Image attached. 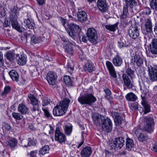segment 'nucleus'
I'll list each match as a JSON object with an SVG mask.
<instances>
[{
	"label": "nucleus",
	"mask_w": 157,
	"mask_h": 157,
	"mask_svg": "<svg viewBox=\"0 0 157 157\" xmlns=\"http://www.w3.org/2000/svg\"><path fill=\"white\" fill-rule=\"evenodd\" d=\"M92 119L94 124L97 126L101 127L104 131L109 132L112 129L113 124L109 118L96 113L92 116Z\"/></svg>",
	"instance_id": "1"
},
{
	"label": "nucleus",
	"mask_w": 157,
	"mask_h": 157,
	"mask_svg": "<svg viewBox=\"0 0 157 157\" xmlns=\"http://www.w3.org/2000/svg\"><path fill=\"white\" fill-rule=\"evenodd\" d=\"M126 5L123 6L122 13L121 15V20L122 23L127 25L130 20V15L128 12L129 6L132 9L137 5L136 0H124Z\"/></svg>",
	"instance_id": "2"
},
{
	"label": "nucleus",
	"mask_w": 157,
	"mask_h": 157,
	"mask_svg": "<svg viewBox=\"0 0 157 157\" xmlns=\"http://www.w3.org/2000/svg\"><path fill=\"white\" fill-rule=\"evenodd\" d=\"M70 100L68 98H65L60 102L53 109V113L54 116H59L64 115L66 112Z\"/></svg>",
	"instance_id": "3"
},
{
	"label": "nucleus",
	"mask_w": 157,
	"mask_h": 157,
	"mask_svg": "<svg viewBox=\"0 0 157 157\" xmlns=\"http://www.w3.org/2000/svg\"><path fill=\"white\" fill-rule=\"evenodd\" d=\"M27 100H29L32 107L30 110L32 114L36 116L40 114L41 111L40 110V101L33 94H29L28 95Z\"/></svg>",
	"instance_id": "4"
},
{
	"label": "nucleus",
	"mask_w": 157,
	"mask_h": 157,
	"mask_svg": "<svg viewBox=\"0 0 157 157\" xmlns=\"http://www.w3.org/2000/svg\"><path fill=\"white\" fill-rule=\"evenodd\" d=\"M78 100L81 105L91 106L97 101V99L92 93H87L79 96Z\"/></svg>",
	"instance_id": "5"
},
{
	"label": "nucleus",
	"mask_w": 157,
	"mask_h": 157,
	"mask_svg": "<svg viewBox=\"0 0 157 157\" xmlns=\"http://www.w3.org/2000/svg\"><path fill=\"white\" fill-rule=\"evenodd\" d=\"M70 31H68L69 35L73 39L75 40L76 38V34H78V37L79 40L81 39V36H83V33L81 31V29L79 26L73 23H71L68 25V29Z\"/></svg>",
	"instance_id": "6"
},
{
	"label": "nucleus",
	"mask_w": 157,
	"mask_h": 157,
	"mask_svg": "<svg viewBox=\"0 0 157 157\" xmlns=\"http://www.w3.org/2000/svg\"><path fill=\"white\" fill-rule=\"evenodd\" d=\"M124 144V140L123 137H120L115 139L109 145L110 149L115 150L120 149Z\"/></svg>",
	"instance_id": "7"
},
{
	"label": "nucleus",
	"mask_w": 157,
	"mask_h": 157,
	"mask_svg": "<svg viewBox=\"0 0 157 157\" xmlns=\"http://www.w3.org/2000/svg\"><path fill=\"white\" fill-rule=\"evenodd\" d=\"M145 123L143 128L144 130L149 133H151L153 131L152 126L154 124L153 119L149 116L145 117L144 118Z\"/></svg>",
	"instance_id": "8"
},
{
	"label": "nucleus",
	"mask_w": 157,
	"mask_h": 157,
	"mask_svg": "<svg viewBox=\"0 0 157 157\" xmlns=\"http://www.w3.org/2000/svg\"><path fill=\"white\" fill-rule=\"evenodd\" d=\"M55 138L56 141L61 144H65L67 140L65 134L60 130L59 128L58 127L56 128Z\"/></svg>",
	"instance_id": "9"
},
{
	"label": "nucleus",
	"mask_w": 157,
	"mask_h": 157,
	"mask_svg": "<svg viewBox=\"0 0 157 157\" xmlns=\"http://www.w3.org/2000/svg\"><path fill=\"white\" fill-rule=\"evenodd\" d=\"M128 33L129 36L132 39L137 38L140 35V29L135 25H133L129 28Z\"/></svg>",
	"instance_id": "10"
},
{
	"label": "nucleus",
	"mask_w": 157,
	"mask_h": 157,
	"mask_svg": "<svg viewBox=\"0 0 157 157\" xmlns=\"http://www.w3.org/2000/svg\"><path fill=\"white\" fill-rule=\"evenodd\" d=\"M87 36L89 41L92 43H96L98 40V35L96 30L94 28L88 29Z\"/></svg>",
	"instance_id": "11"
},
{
	"label": "nucleus",
	"mask_w": 157,
	"mask_h": 157,
	"mask_svg": "<svg viewBox=\"0 0 157 157\" xmlns=\"http://www.w3.org/2000/svg\"><path fill=\"white\" fill-rule=\"evenodd\" d=\"M46 79L50 85H55L56 82L57 76L53 72L50 71L46 76Z\"/></svg>",
	"instance_id": "12"
},
{
	"label": "nucleus",
	"mask_w": 157,
	"mask_h": 157,
	"mask_svg": "<svg viewBox=\"0 0 157 157\" xmlns=\"http://www.w3.org/2000/svg\"><path fill=\"white\" fill-rule=\"evenodd\" d=\"M131 63L134 65L140 67L143 64L144 62L143 60L140 56L137 54H135L134 56H132Z\"/></svg>",
	"instance_id": "13"
},
{
	"label": "nucleus",
	"mask_w": 157,
	"mask_h": 157,
	"mask_svg": "<svg viewBox=\"0 0 157 157\" xmlns=\"http://www.w3.org/2000/svg\"><path fill=\"white\" fill-rule=\"evenodd\" d=\"M106 65L111 76L113 78L116 79L117 78V74L114 67L112 63L107 61L106 62Z\"/></svg>",
	"instance_id": "14"
},
{
	"label": "nucleus",
	"mask_w": 157,
	"mask_h": 157,
	"mask_svg": "<svg viewBox=\"0 0 157 157\" xmlns=\"http://www.w3.org/2000/svg\"><path fill=\"white\" fill-rule=\"evenodd\" d=\"M10 21L11 22L12 28L19 32H22L23 30L21 27V25L17 21V19L15 17H10Z\"/></svg>",
	"instance_id": "15"
},
{
	"label": "nucleus",
	"mask_w": 157,
	"mask_h": 157,
	"mask_svg": "<svg viewBox=\"0 0 157 157\" xmlns=\"http://www.w3.org/2000/svg\"><path fill=\"white\" fill-rule=\"evenodd\" d=\"M97 6L102 13L106 12L108 10V6L105 0H98Z\"/></svg>",
	"instance_id": "16"
},
{
	"label": "nucleus",
	"mask_w": 157,
	"mask_h": 157,
	"mask_svg": "<svg viewBox=\"0 0 157 157\" xmlns=\"http://www.w3.org/2000/svg\"><path fill=\"white\" fill-rule=\"evenodd\" d=\"M124 85L128 89L132 88L134 86L132 79L131 80L128 76L125 74L122 75Z\"/></svg>",
	"instance_id": "17"
},
{
	"label": "nucleus",
	"mask_w": 157,
	"mask_h": 157,
	"mask_svg": "<svg viewBox=\"0 0 157 157\" xmlns=\"http://www.w3.org/2000/svg\"><path fill=\"white\" fill-rule=\"evenodd\" d=\"M92 152L91 148L90 147L86 146L82 150L80 155L82 157H90Z\"/></svg>",
	"instance_id": "18"
},
{
	"label": "nucleus",
	"mask_w": 157,
	"mask_h": 157,
	"mask_svg": "<svg viewBox=\"0 0 157 157\" xmlns=\"http://www.w3.org/2000/svg\"><path fill=\"white\" fill-rule=\"evenodd\" d=\"M16 59L18 63L20 65H24L27 61V58L25 54H18L16 56Z\"/></svg>",
	"instance_id": "19"
},
{
	"label": "nucleus",
	"mask_w": 157,
	"mask_h": 157,
	"mask_svg": "<svg viewBox=\"0 0 157 157\" xmlns=\"http://www.w3.org/2000/svg\"><path fill=\"white\" fill-rule=\"evenodd\" d=\"M77 16L79 21L82 22L87 20L86 13L84 11H79L77 12Z\"/></svg>",
	"instance_id": "20"
},
{
	"label": "nucleus",
	"mask_w": 157,
	"mask_h": 157,
	"mask_svg": "<svg viewBox=\"0 0 157 157\" xmlns=\"http://www.w3.org/2000/svg\"><path fill=\"white\" fill-rule=\"evenodd\" d=\"M73 125L70 123L65 124L63 126L64 133L67 136L71 135L73 130Z\"/></svg>",
	"instance_id": "21"
},
{
	"label": "nucleus",
	"mask_w": 157,
	"mask_h": 157,
	"mask_svg": "<svg viewBox=\"0 0 157 157\" xmlns=\"http://www.w3.org/2000/svg\"><path fill=\"white\" fill-rule=\"evenodd\" d=\"M112 61L115 66L120 67L122 64L123 59L119 55H116L113 58Z\"/></svg>",
	"instance_id": "22"
},
{
	"label": "nucleus",
	"mask_w": 157,
	"mask_h": 157,
	"mask_svg": "<svg viewBox=\"0 0 157 157\" xmlns=\"http://www.w3.org/2000/svg\"><path fill=\"white\" fill-rule=\"evenodd\" d=\"M24 23L25 26L26 28L29 29H33L34 30L35 24L34 22L31 20L29 18L24 19Z\"/></svg>",
	"instance_id": "23"
},
{
	"label": "nucleus",
	"mask_w": 157,
	"mask_h": 157,
	"mask_svg": "<svg viewBox=\"0 0 157 157\" xmlns=\"http://www.w3.org/2000/svg\"><path fill=\"white\" fill-rule=\"evenodd\" d=\"M150 52L153 54L157 55V39H155L152 40L150 45Z\"/></svg>",
	"instance_id": "24"
},
{
	"label": "nucleus",
	"mask_w": 157,
	"mask_h": 157,
	"mask_svg": "<svg viewBox=\"0 0 157 157\" xmlns=\"http://www.w3.org/2000/svg\"><path fill=\"white\" fill-rule=\"evenodd\" d=\"M9 74L13 81L17 82L19 80V75L17 72L15 70L13 69L9 72Z\"/></svg>",
	"instance_id": "25"
},
{
	"label": "nucleus",
	"mask_w": 157,
	"mask_h": 157,
	"mask_svg": "<svg viewBox=\"0 0 157 157\" xmlns=\"http://www.w3.org/2000/svg\"><path fill=\"white\" fill-rule=\"evenodd\" d=\"M17 140L14 138H11L7 141V145L13 149H14L17 147Z\"/></svg>",
	"instance_id": "26"
},
{
	"label": "nucleus",
	"mask_w": 157,
	"mask_h": 157,
	"mask_svg": "<svg viewBox=\"0 0 157 157\" xmlns=\"http://www.w3.org/2000/svg\"><path fill=\"white\" fill-rule=\"evenodd\" d=\"M144 25L145 29L147 34L152 31V25L151 20L150 19L148 18L145 20Z\"/></svg>",
	"instance_id": "27"
},
{
	"label": "nucleus",
	"mask_w": 157,
	"mask_h": 157,
	"mask_svg": "<svg viewBox=\"0 0 157 157\" xmlns=\"http://www.w3.org/2000/svg\"><path fill=\"white\" fill-rule=\"evenodd\" d=\"M29 110V108L24 104H20L18 106V110L22 114L25 115L28 113Z\"/></svg>",
	"instance_id": "28"
},
{
	"label": "nucleus",
	"mask_w": 157,
	"mask_h": 157,
	"mask_svg": "<svg viewBox=\"0 0 157 157\" xmlns=\"http://www.w3.org/2000/svg\"><path fill=\"white\" fill-rule=\"evenodd\" d=\"M141 104L144 109V114H145L150 112V106L146 101V100H141Z\"/></svg>",
	"instance_id": "29"
},
{
	"label": "nucleus",
	"mask_w": 157,
	"mask_h": 157,
	"mask_svg": "<svg viewBox=\"0 0 157 157\" xmlns=\"http://www.w3.org/2000/svg\"><path fill=\"white\" fill-rule=\"evenodd\" d=\"M126 100L128 101H135L137 99L136 96L132 92H130L125 96Z\"/></svg>",
	"instance_id": "30"
},
{
	"label": "nucleus",
	"mask_w": 157,
	"mask_h": 157,
	"mask_svg": "<svg viewBox=\"0 0 157 157\" xmlns=\"http://www.w3.org/2000/svg\"><path fill=\"white\" fill-rule=\"evenodd\" d=\"M63 48L65 52L71 55H73L74 50L72 47L69 44H67L63 46Z\"/></svg>",
	"instance_id": "31"
},
{
	"label": "nucleus",
	"mask_w": 157,
	"mask_h": 157,
	"mask_svg": "<svg viewBox=\"0 0 157 157\" xmlns=\"http://www.w3.org/2000/svg\"><path fill=\"white\" fill-rule=\"evenodd\" d=\"M151 79L153 81L157 80V69L154 68H151L150 72Z\"/></svg>",
	"instance_id": "32"
},
{
	"label": "nucleus",
	"mask_w": 157,
	"mask_h": 157,
	"mask_svg": "<svg viewBox=\"0 0 157 157\" xmlns=\"http://www.w3.org/2000/svg\"><path fill=\"white\" fill-rule=\"evenodd\" d=\"M11 90V88L10 86H6L4 89L3 91L1 93V96L3 98H5L10 92Z\"/></svg>",
	"instance_id": "33"
},
{
	"label": "nucleus",
	"mask_w": 157,
	"mask_h": 157,
	"mask_svg": "<svg viewBox=\"0 0 157 157\" xmlns=\"http://www.w3.org/2000/svg\"><path fill=\"white\" fill-rule=\"evenodd\" d=\"M118 23H117L113 25H105V28L108 30L114 32L118 29L117 25Z\"/></svg>",
	"instance_id": "34"
},
{
	"label": "nucleus",
	"mask_w": 157,
	"mask_h": 157,
	"mask_svg": "<svg viewBox=\"0 0 157 157\" xmlns=\"http://www.w3.org/2000/svg\"><path fill=\"white\" fill-rule=\"evenodd\" d=\"M27 143L26 145H25V147H27L30 146H35L36 145V142L33 137H29L27 139Z\"/></svg>",
	"instance_id": "35"
},
{
	"label": "nucleus",
	"mask_w": 157,
	"mask_h": 157,
	"mask_svg": "<svg viewBox=\"0 0 157 157\" xmlns=\"http://www.w3.org/2000/svg\"><path fill=\"white\" fill-rule=\"evenodd\" d=\"M126 148L128 150H131L134 145L133 141L130 138H127L126 142Z\"/></svg>",
	"instance_id": "36"
},
{
	"label": "nucleus",
	"mask_w": 157,
	"mask_h": 157,
	"mask_svg": "<svg viewBox=\"0 0 157 157\" xmlns=\"http://www.w3.org/2000/svg\"><path fill=\"white\" fill-rule=\"evenodd\" d=\"M49 150V146L46 145L40 149L39 151V154L40 155H44L46 153H48Z\"/></svg>",
	"instance_id": "37"
},
{
	"label": "nucleus",
	"mask_w": 157,
	"mask_h": 157,
	"mask_svg": "<svg viewBox=\"0 0 157 157\" xmlns=\"http://www.w3.org/2000/svg\"><path fill=\"white\" fill-rule=\"evenodd\" d=\"M125 73H126V75L128 76H130L131 79H132L133 78H134L135 76L134 71L130 68L127 69Z\"/></svg>",
	"instance_id": "38"
},
{
	"label": "nucleus",
	"mask_w": 157,
	"mask_h": 157,
	"mask_svg": "<svg viewBox=\"0 0 157 157\" xmlns=\"http://www.w3.org/2000/svg\"><path fill=\"white\" fill-rule=\"evenodd\" d=\"M84 68L86 71H87L89 72H91L93 71L94 66L92 63H87L85 64Z\"/></svg>",
	"instance_id": "39"
},
{
	"label": "nucleus",
	"mask_w": 157,
	"mask_h": 157,
	"mask_svg": "<svg viewBox=\"0 0 157 157\" xmlns=\"http://www.w3.org/2000/svg\"><path fill=\"white\" fill-rule=\"evenodd\" d=\"M67 71L70 73H72L74 70V63L71 61H70L68 62L67 65Z\"/></svg>",
	"instance_id": "40"
},
{
	"label": "nucleus",
	"mask_w": 157,
	"mask_h": 157,
	"mask_svg": "<svg viewBox=\"0 0 157 157\" xmlns=\"http://www.w3.org/2000/svg\"><path fill=\"white\" fill-rule=\"evenodd\" d=\"M15 55V53L13 52L9 51L7 52L6 57L7 59L12 61L14 59Z\"/></svg>",
	"instance_id": "41"
},
{
	"label": "nucleus",
	"mask_w": 157,
	"mask_h": 157,
	"mask_svg": "<svg viewBox=\"0 0 157 157\" xmlns=\"http://www.w3.org/2000/svg\"><path fill=\"white\" fill-rule=\"evenodd\" d=\"M41 41V38L40 37H38L33 36L31 38V43L33 45L34 44L38 43Z\"/></svg>",
	"instance_id": "42"
},
{
	"label": "nucleus",
	"mask_w": 157,
	"mask_h": 157,
	"mask_svg": "<svg viewBox=\"0 0 157 157\" xmlns=\"http://www.w3.org/2000/svg\"><path fill=\"white\" fill-rule=\"evenodd\" d=\"M22 114L18 113L13 112L12 113V116L16 120H21L23 118Z\"/></svg>",
	"instance_id": "43"
},
{
	"label": "nucleus",
	"mask_w": 157,
	"mask_h": 157,
	"mask_svg": "<svg viewBox=\"0 0 157 157\" xmlns=\"http://www.w3.org/2000/svg\"><path fill=\"white\" fill-rule=\"evenodd\" d=\"M12 14L10 17H15L17 19V18L19 15V13L18 11V8L16 7H14L13 9L12 10Z\"/></svg>",
	"instance_id": "44"
},
{
	"label": "nucleus",
	"mask_w": 157,
	"mask_h": 157,
	"mask_svg": "<svg viewBox=\"0 0 157 157\" xmlns=\"http://www.w3.org/2000/svg\"><path fill=\"white\" fill-rule=\"evenodd\" d=\"M147 138V135L144 133H140L138 139L139 141L143 142L146 141Z\"/></svg>",
	"instance_id": "45"
},
{
	"label": "nucleus",
	"mask_w": 157,
	"mask_h": 157,
	"mask_svg": "<svg viewBox=\"0 0 157 157\" xmlns=\"http://www.w3.org/2000/svg\"><path fill=\"white\" fill-rule=\"evenodd\" d=\"M63 80L66 84L71 85L72 82L71 78L69 76H65L63 78Z\"/></svg>",
	"instance_id": "46"
},
{
	"label": "nucleus",
	"mask_w": 157,
	"mask_h": 157,
	"mask_svg": "<svg viewBox=\"0 0 157 157\" xmlns=\"http://www.w3.org/2000/svg\"><path fill=\"white\" fill-rule=\"evenodd\" d=\"M150 6L152 9L157 10V0H151L150 2Z\"/></svg>",
	"instance_id": "47"
},
{
	"label": "nucleus",
	"mask_w": 157,
	"mask_h": 157,
	"mask_svg": "<svg viewBox=\"0 0 157 157\" xmlns=\"http://www.w3.org/2000/svg\"><path fill=\"white\" fill-rule=\"evenodd\" d=\"M129 107L130 109L133 111L137 110L139 108L138 104L137 102H133L131 104Z\"/></svg>",
	"instance_id": "48"
},
{
	"label": "nucleus",
	"mask_w": 157,
	"mask_h": 157,
	"mask_svg": "<svg viewBox=\"0 0 157 157\" xmlns=\"http://www.w3.org/2000/svg\"><path fill=\"white\" fill-rule=\"evenodd\" d=\"M118 46L120 48L128 47V45L126 44V42L125 41H123L120 40L118 42Z\"/></svg>",
	"instance_id": "49"
},
{
	"label": "nucleus",
	"mask_w": 157,
	"mask_h": 157,
	"mask_svg": "<svg viewBox=\"0 0 157 157\" xmlns=\"http://www.w3.org/2000/svg\"><path fill=\"white\" fill-rule=\"evenodd\" d=\"M114 121L115 124L119 126H121V124L123 123L124 120L121 117H119L115 119Z\"/></svg>",
	"instance_id": "50"
},
{
	"label": "nucleus",
	"mask_w": 157,
	"mask_h": 157,
	"mask_svg": "<svg viewBox=\"0 0 157 157\" xmlns=\"http://www.w3.org/2000/svg\"><path fill=\"white\" fill-rule=\"evenodd\" d=\"M42 109L44 112V115L46 117L50 118L52 117V115L50 113L46 108H42Z\"/></svg>",
	"instance_id": "51"
},
{
	"label": "nucleus",
	"mask_w": 157,
	"mask_h": 157,
	"mask_svg": "<svg viewBox=\"0 0 157 157\" xmlns=\"http://www.w3.org/2000/svg\"><path fill=\"white\" fill-rule=\"evenodd\" d=\"M104 91L106 94L105 95V97L109 99L111 94L110 90L109 89L106 88L104 89Z\"/></svg>",
	"instance_id": "52"
},
{
	"label": "nucleus",
	"mask_w": 157,
	"mask_h": 157,
	"mask_svg": "<svg viewBox=\"0 0 157 157\" xmlns=\"http://www.w3.org/2000/svg\"><path fill=\"white\" fill-rule=\"evenodd\" d=\"M139 86H140V90L149 91V90L147 88V86H145L144 82H142V84L140 83Z\"/></svg>",
	"instance_id": "53"
},
{
	"label": "nucleus",
	"mask_w": 157,
	"mask_h": 157,
	"mask_svg": "<svg viewBox=\"0 0 157 157\" xmlns=\"http://www.w3.org/2000/svg\"><path fill=\"white\" fill-rule=\"evenodd\" d=\"M3 128L5 129L6 131H10L11 129V127L10 125V124L4 123L3 125Z\"/></svg>",
	"instance_id": "54"
},
{
	"label": "nucleus",
	"mask_w": 157,
	"mask_h": 157,
	"mask_svg": "<svg viewBox=\"0 0 157 157\" xmlns=\"http://www.w3.org/2000/svg\"><path fill=\"white\" fill-rule=\"evenodd\" d=\"M60 21L62 23L63 26L65 27V29H68V25L69 24L66 22V20L63 18L62 17H60Z\"/></svg>",
	"instance_id": "55"
},
{
	"label": "nucleus",
	"mask_w": 157,
	"mask_h": 157,
	"mask_svg": "<svg viewBox=\"0 0 157 157\" xmlns=\"http://www.w3.org/2000/svg\"><path fill=\"white\" fill-rule=\"evenodd\" d=\"M141 92V100H146L145 96L147 95V93H148L149 91H146V90H140Z\"/></svg>",
	"instance_id": "56"
},
{
	"label": "nucleus",
	"mask_w": 157,
	"mask_h": 157,
	"mask_svg": "<svg viewBox=\"0 0 157 157\" xmlns=\"http://www.w3.org/2000/svg\"><path fill=\"white\" fill-rule=\"evenodd\" d=\"M151 13L150 9L149 7L145 8L142 11V13L143 14L146 15H149Z\"/></svg>",
	"instance_id": "57"
},
{
	"label": "nucleus",
	"mask_w": 157,
	"mask_h": 157,
	"mask_svg": "<svg viewBox=\"0 0 157 157\" xmlns=\"http://www.w3.org/2000/svg\"><path fill=\"white\" fill-rule=\"evenodd\" d=\"M42 105L43 106H46L50 103V101L48 100V98L44 97L42 100Z\"/></svg>",
	"instance_id": "58"
},
{
	"label": "nucleus",
	"mask_w": 157,
	"mask_h": 157,
	"mask_svg": "<svg viewBox=\"0 0 157 157\" xmlns=\"http://www.w3.org/2000/svg\"><path fill=\"white\" fill-rule=\"evenodd\" d=\"M111 113L112 115L113 118L114 120L115 119L119 117H121L120 115V113L117 111H113Z\"/></svg>",
	"instance_id": "59"
},
{
	"label": "nucleus",
	"mask_w": 157,
	"mask_h": 157,
	"mask_svg": "<svg viewBox=\"0 0 157 157\" xmlns=\"http://www.w3.org/2000/svg\"><path fill=\"white\" fill-rule=\"evenodd\" d=\"M37 150H33L30 151V152L28 154L30 156V157H37Z\"/></svg>",
	"instance_id": "60"
},
{
	"label": "nucleus",
	"mask_w": 157,
	"mask_h": 157,
	"mask_svg": "<svg viewBox=\"0 0 157 157\" xmlns=\"http://www.w3.org/2000/svg\"><path fill=\"white\" fill-rule=\"evenodd\" d=\"M3 54L0 51V67H2L4 64L3 62Z\"/></svg>",
	"instance_id": "61"
},
{
	"label": "nucleus",
	"mask_w": 157,
	"mask_h": 157,
	"mask_svg": "<svg viewBox=\"0 0 157 157\" xmlns=\"http://www.w3.org/2000/svg\"><path fill=\"white\" fill-rule=\"evenodd\" d=\"M104 153L105 154V157H111V153L109 151L107 150H105Z\"/></svg>",
	"instance_id": "62"
},
{
	"label": "nucleus",
	"mask_w": 157,
	"mask_h": 157,
	"mask_svg": "<svg viewBox=\"0 0 157 157\" xmlns=\"http://www.w3.org/2000/svg\"><path fill=\"white\" fill-rule=\"evenodd\" d=\"M81 37V36L82 37V41L84 43H86L88 41V38L86 36H84V34L83 33V36H81L80 35Z\"/></svg>",
	"instance_id": "63"
},
{
	"label": "nucleus",
	"mask_w": 157,
	"mask_h": 157,
	"mask_svg": "<svg viewBox=\"0 0 157 157\" xmlns=\"http://www.w3.org/2000/svg\"><path fill=\"white\" fill-rule=\"evenodd\" d=\"M10 25V22H9L7 19H5L4 21L3 25L5 27L9 26Z\"/></svg>",
	"instance_id": "64"
}]
</instances>
